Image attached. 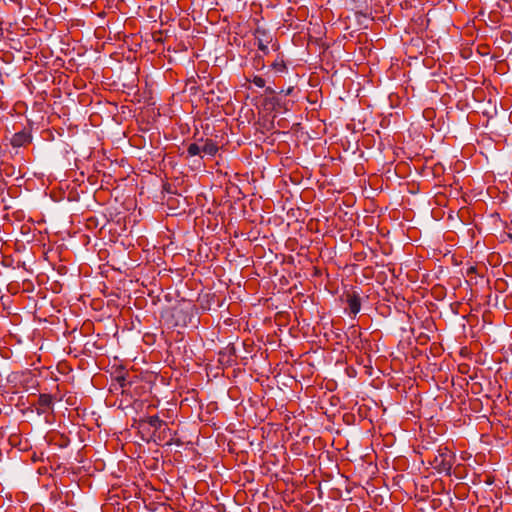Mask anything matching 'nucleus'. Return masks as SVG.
I'll use <instances>...</instances> for the list:
<instances>
[{
    "label": "nucleus",
    "instance_id": "f257e3e1",
    "mask_svg": "<svg viewBox=\"0 0 512 512\" xmlns=\"http://www.w3.org/2000/svg\"><path fill=\"white\" fill-rule=\"evenodd\" d=\"M189 156H199L201 158L205 156H215L218 152V146L212 140H200L195 143H191L187 149Z\"/></svg>",
    "mask_w": 512,
    "mask_h": 512
},
{
    "label": "nucleus",
    "instance_id": "f03ea898",
    "mask_svg": "<svg viewBox=\"0 0 512 512\" xmlns=\"http://www.w3.org/2000/svg\"><path fill=\"white\" fill-rule=\"evenodd\" d=\"M453 456L449 453L447 448L439 449V455L435 457L434 462L440 472L449 473L453 465Z\"/></svg>",
    "mask_w": 512,
    "mask_h": 512
},
{
    "label": "nucleus",
    "instance_id": "7ed1b4c3",
    "mask_svg": "<svg viewBox=\"0 0 512 512\" xmlns=\"http://www.w3.org/2000/svg\"><path fill=\"white\" fill-rule=\"evenodd\" d=\"M32 142V134L30 130L23 129L13 134L10 144L13 148H25Z\"/></svg>",
    "mask_w": 512,
    "mask_h": 512
},
{
    "label": "nucleus",
    "instance_id": "20e7f679",
    "mask_svg": "<svg viewBox=\"0 0 512 512\" xmlns=\"http://www.w3.org/2000/svg\"><path fill=\"white\" fill-rule=\"evenodd\" d=\"M255 40L257 42V47L263 54H268V44L271 41V36L264 30L257 28L255 30Z\"/></svg>",
    "mask_w": 512,
    "mask_h": 512
},
{
    "label": "nucleus",
    "instance_id": "39448f33",
    "mask_svg": "<svg viewBox=\"0 0 512 512\" xmlns=\"http://www.w3.org/2000/svg\"><path fill=\"white\" fill-rule=\"evenodd\" d=\"M346 302L350 313L356 315L361 309V299L359 294L356 291H352L347 293Z\"/></svg>",
    "mask_w": 512,
    "mask_h": 512
},
{
    "label": "nucleus",
    "instance_id": "423d86ee",
    "mask_svg": "<svg viewBox=\"0 0 512 512\" xmlns=\"http://www.w3.org/2000/svg\"><path fill=\"white\" fill-rule=\"evenodd\" d=\"M38 405L41 407V412L44 413L52 408L53 398L50 394H40L38 398Z\"/></svg>",
    "mask_w": 512,
    "mask_h": 512
},
{
    "label": "nucleus",
    "instance_id": "0eeeda50",
    "mask_svg": "<svg viewBox=\"0 0 512 512\" xmlns=\"http://www.w3.org/2000/svg\"><path fill=\"white\" fill-rule=\"evenodd\" d=\"M429 169L433 178H440L445 173V167L441 162H430Z\"/></svg>",
    "mask_w": 512,
    "mask_h": 512
},
{
    "label": "nucleus",
    "instance_id": "6e6552de",
    "mask_svg": "<svg viewBox=\"0 0 512 512\" xmlns=\"http://www.w3.org/2000/svg\"><path fill=\"white\" fill-rule=\"evenodd\" d=\"M413 164V169L415 170V173L418 175H422L424 177L430 176V169L429 165L430 162H424L421 166L416 165L417 162H411Z\"/></svg>",
    "mask_w": 512,
    "mask_h": 512
},
{
    "label": "nucleus",
    "instance_id": "1a4fd4ad",
    "mask_svg": "<svg viewBox=\"0 0 512 512\" xmlns=\"http://www.w3.org/2000/svg\"><path fill=\"white\" fill-rule=\"evenodd\" d=\"M140 421L149 424L154 429H159L162 425L165 424L164 421L161 420L157 415L148 416L147 418Z\"/></svg>",
    "mask_w": 512,
    "mask_h": 512
},
{
    "label": "nucleus",
    "instance_id": "9d476101",
    "mask_svg": "<svg viewBox=\"0 0 512 512\" xmlns=\"http://www.w3.org/2000/svg\"><path fill=\"white\" fill-rule=\"evenodd\" d=\"M407 169H409V176L411 175V166L409 165V163L405 161L398 162L397 165L395 166V173L400 177H405Z\"/></svg>",
    "mask_w": 512,
    "mask_h": 512
},
{
    "label": "nucleus",
    "instance_id": "9b49d317",
    "mask_svg": "<svg viewBox=\"0 0 512 512\" xmlns=\"http://www.w3.org/2000/svg\"><path fill=\"white\" fill-rule=\"evenodd\" d=\"M271 66H272L273 70H275L276 72H279V73H283L287 69L285 62L282 59L275 60Z\"/></svg>",
    "mask_w": 512,
    "mask_h": 512
},
{
    "label": "nucleus",
    "instance_id": "f8f14e48",
    "mask_svg": "<svg viewBox=\"0 0 512 512\" xmlns=\"http://www.w3.org/2000/svg\"><path fill=\"white\" fill-rule=\"evenodd\" d=\"M252 82L259 88H263L265 86V80L260 76H254Z\"/></svg>",
    "mask_w": 512,
    "mask_h": 512
},
{
    "label": "nucleus",
    "instance_id": "ddd939ff",
    "mask_svg": "<svg viewBox=\"0 0 512 512\" xmlns=\"http://www.w3.org/2000/svg\"><path fill=\"white\" fill-rule=\"evenodd\" d=\"M506 234H507V237L511 240L512 242V220L510 223H507L506 224Z\"/></svg>",
    "mask_w": 512,
    "mask_h": 512
},
{
    "label": "nucleus",
    "instance_id": "4468645a",
    "mask_svg": "<svg viewBox=\"0 0 512 512\" xmlns=\"http://www.w3.org/2000/svg\"><path fill=\"white\" fill-rule=\"evenodd\" d=\"M172 444H176L177 446H181L182 445V441L180 439H174V438H171L168 442H167V445H172Z\"/></svg>",
    "mask_w": 512,
    "mask_h": 512
},
{
    "label": "nucleus",
    "instance_id": "2eb2a0df",
    "mask_svg": "<svg viewBox=\"0 0 512 512\" xmlns=\"http://www.w3.org/2000/svg\"><path fill=\"white\" fill-rule=\"evenodd\" d=\"M256 62V66H259L261 65L262 67H264V63H263V60L261 57H259L258 59L255 60Z\"/></svg>",
    "mask_w": 512,
    "mask_h": 512
},
{
    "label": "nucleus",
    "instance_id": "dca6fc26",
    "mask_svg": "<svg viewBox=\"0 0 512 512\" xmlns=\"http://www.w3.org/2000/svg\"><path fill=\"white\" fill-rule=\"evenodd\" d=\"M362 169H363L362 167H358V166H356V167H355V172H356V174H360Z\"/></svg>",
    "mask_w": 512,
    "mask_h": 512
},
{
    "label": "nucleus",
    "instance_id": "f3484780",
    "mask_svg": "<svg viewBox=\"0 0 512 512\" xmlns=\"http://www.w3.org/2000/svg\"><path fill=\"white\" fill-rule=\"evenodd\" d=\"M119 381H120V385H121V387H123V388H124V387H125V385H126V384H125V379H124V378H121V379H119Z\"/></svg>",
    "mask_w": 512,
    "mask_h": 512
},
{
    "label": "nucleus",
    "instance_id": "a211bd4d",
    "mask_svg": "<svg viewBox=\"0 0 512 512\" xmlns=\"http://www.w3.org/2000/svg\"><path fill=\"white\" fill-rule=\"evenodd\" d=\"M4 164H6V162H4V161H1V162H0V171L2 170V166H3Z\"/></svg>",
    "mask_w": 512,
    "mask_h": 512
},
{
    "label": "nucleus",
    "instance_id": "6ab92c4d",
    "mask_svg": "<svg viewBox=\"0 0 512 512\" xmlns=\"http://www.w3.org/2000/svg\"><path fill=\"white\" fill-rule=\"evenodd\" d=\"M74 165L77 169H80V166L78 165V162H74Z\"/></svg>",
    "mask_w": 512,
    "mask_h": 512
}]
</instances>
